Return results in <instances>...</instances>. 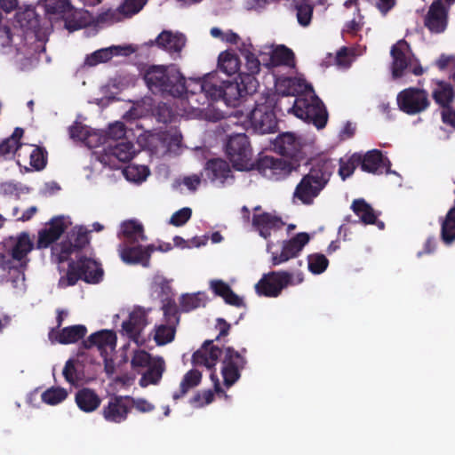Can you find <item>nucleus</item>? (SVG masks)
<instances>
[{"mask_svg":"<svg viewBox=\"0 0 455 455\" xmlns=\"http://www.w3.org/2000/svg\"><path fill=\"white\" fill-rule=\"evenodd\" d=\"M246 353L247 349L244 347L240 352L233 347H225L221 350L219 347L213 345V340L208 339L193 354L192 363L196 366H204L212 370L222 355L221 375L225 387L228 388L241 378V371L247 364Z\"/></svg>","mask_w":455,"mask_h":455,"instance_id":"obj_1","label":"nucleus"},{"mask_svg":"<svg viewBox=\"0 0 455 455\" xmlns=\"http://www.w3.org/2000/svg\"><path fill=\"white\" fill-rule=\"evenodd\" d=\"M34 246L29 234L21 232L15 237H11L9 243L0 251V269L7 273V277L14 287L25 282V272L30 261L28 254Z\"/></svg>","mask_w":455,"mask_h":455,"instance_id":"obj_2","label":"nucleus"},{"mask_svg":"<svg viewBox=\"0 0 455 455\" xmlns=\"http://www.w3.org/2000/svg\"><path fill=\"white\" fill-rule=\"evenodd\" d=\"M335 164L331 159L320 158L313 162L308 172L302 176L293 192V200L311 205L326 188L334 172Z\"/></svg>","mask_w":455,"mask_h":455,"instance_id":"obj_3","label":"nucleus"},{"mask_svg":"<svg viewBox=\"0 0 455 455\" xmlns=\"http://www.w3.org/2000/svg\"><path fill=\"white\" fill-rule=\"evenodd\" d=\"M143 79L153 94L179 98L188 92L186 78L174 65H151Z\"/></svg>","mask_w":455,"mask_h":455,"instance_id":"obj_4","label":"nucleus"},{"mask_svg":"<svg viewBox=\"0 0 455 455\" xmlns=\"http://www.w3.org/2000/svg\"><path fill=\"white\" fill-rule=\"evenodd\" d=\"M104 271L101 265L87 257H81L76 261H70L67 273L59 280V286L65 288L75 285L78 280L96 284L102 281Z\"/></svg>","mask_w":455,"mask_h":455,"instance_id":"obj_5","label":"nucleus"},{"mask_svg":"<svg viewBox=\"0 0 455 455\" xmlns=\"http://www.w3.org/2000/svg\"><path fill=\"white\" fill-rule=\"evenodd\" d=\"M275 95H262L255 103L250 114V123L253 131L259 134L273 133L277 129V119L275 113L276 107Z\"/></svg>","mask_w":455,"mask_h":455,"instance_id":"obj_6","label":"nucleus"},{"mask_svg":"<svg viewBox=\"0 0 455 455\" xmlns=\"http://www.w3.org/2000/svg\"><path fill=\"white\" fill-rule=\"evenodd\" d=\"M289 113L314 124L317 129L325 127L328 120V113L323 101L315 93L305 97H296L292 106L288 108Z\"/></svg>","mask_w":455,"mask_h":455,"instance_id":"obj_7","label":"nucleus"},{"mask_svg":"<svg viewBox=\"0 0 455 455\" xmlns=\"http://www.w3.org/2000/svg\"><path fill=\"white\" fill-rule=\"evenodd\" d=\"M303 282V275L298 274L296 279L288 271H271L264 274L255 284V291L259 296L268 298L278 297L282 291L289 285L299 284Z\"/></svg>","mask_w":455,"mask_h":455,"instance_id":"obj_8","label":"nucleus"},{"mask_svg":"<svg viewBox=\"0 0 455 455\" xmlns=\"http://www.w3.org/2000/svg\"><path fill=\"white\" fill-rule=\"evenodd\" d=\"M90 232L83 226L73 228L64 240L52 246V256L56 257L59 263L67 261L73 253L82 251L89 244Z\"/></svg>","mask_w":455,"mask_h":455,"instance_id":"obj_9","label":"nucleus"},{"mask_svg":"<svg viewBox=\"0 0 455 455\" xmlns=\"http://www.w3.org/2000/svg\"><path fill=\"white\" fill-rule=\"evenodd\" d=\"M226 153L238 171L249 170L254 166L251 163L252 152L249 138L244 133L229 137L226 144Z\"/></svg>","mask_w":455,"mask_h":455,"instance_id":"obj_10","label":"nucleus"},{"mask_svg":"<svg viewBox=\"0 0 455 455\" xmlns=\"http://www.w3.org/2000/svg\"><path fill=\"white\" fill-rule=\"evenodd\" d=\"M396 101L400 110L411 116L423 112L430 105L427 91L415 87L401 91Z\"/></svg>","mask_w":455,"mask_h":455,"instance_id":"obj_11","label":"nucleus"},{"mask_svg":"<svg viewBox=\"0 0 455 455\" xmlns=\"http://www.w3.org/2000/svg\"><path fill=\"white\" fill-rule=\"evenodd\" d=\"M254 167L262 176L271 180L284 179L293 169L290 162L270 156L259 158Z\"/></svg>","mask_w":455,"mask_h":455,"instance_id":"obj_12","label":"nucleus"},{"mask_svg":"<svg viewBox=\"0 0 455 455\" xmlns=\"http://www.w3.org/2000/svg\"><path fill=\"white\" fill-rule=\"evenodd\" d=\"M251 48L252 45L251 44L247 45L245 43H243L239 48L245 59V64L243 66L241 65L239 79H241V83L247 90H255L257 84L255 75L260 70V62L258 57L251 52Z\"/></svg>","mask_w":455,"mask_h":455,"instance_id":"obj_13","label":"nucleus"},{"mask_svg":"<svg viewBox=\"0 0 455 455\" xmlns=\"http://www.w3.org/2000/svg\"><path fill=\"white\" fill-rule=\"evenodd\" d=\"M117 251L121 259L126 264H140L144 267L150 265V257L156 251L153 244L143 247L140 243L118 244Z\"/></svg>","mask_w":455,"mask_h":455,"instance_id":"obj_14","label":"nucleus"},{"mask_svg":"<svg viewBox=\"0 0 455 455\" xmlns=\"http://www.w3.org/2000/svg\"><path fill=\"white\" fill-rule=\"evenodd\" d=\"M308 242L309 235L307 233L304 232L299 233L292 238L283 241L281 252L279 254L276 252L271 253L272 266H278L291 259L296 258Z\"/></svg>","mask_w":455,"mask_h":455,"instance_id":"obj_15","label":"nucleus"},{"mask_svg":"<svg viewBox=\"0 0 455 455\" xmlns=\"http://www.w3.org/2000/svg\"><path fill=\"white\" fill-rule=\"evenodd\" d=\"M391 71L394 79L403 76L411 62L412 52L410 44L404 39L399 40L391 47Z\"/></svg>","mask_w":455,"mask_h":455,"instance_id":"obj_16","label":"nucleus"},{"mask_svg":"<svg viewBox=\"0 0 455 455\" xmlns=\"http://www.w3.org/2000/svg\"><path fill=\"white\" fill-rule=\"evenodd\" d=\"M64 216H55L50 220L46 227L38 231L36 246L37 249H46L54 243L67 229Z\"/></svg>","mask_w":455,"mask_h":455,"instance_id":"obj_17","label":"nucleus"},{"mask_svg":"<svg viewBox=\"0 0 455 455\" xmlns=\"http://www.w3.org/2000/svg\"><path fill=\"white\" fill-rule=\"evenodd\" d=\"M425 27L435 34L444 32L448 25V9L442 0H434L424 20Z\"/></svg>","mask_w":455,"mask_h":455,"instance_id":"obj_18","label":"nucleus"},{"mask_svg":"<svg viewBox=\"0 0 455 455\" xmlns=\"http://www.w3.org/2000/svg\"><path fill=\"white\" fill-rule=\"evenodd\" d=\"M129 401V396L114 395L111 397L108 404L102 408L101 413L105 420L116 424L124 422L130 412V406L127 403Z\"/></svg>","mask_w":455,"mask_h":455,"instance_id":"obj_19","label":"nucleus"},{"mask_svg":"<svg viewBox=\"0 0 455 455\" xmlns=\"http://www.w3.org/2000/svg\"><path fill=\"white\" fill-rule=\"evenodd\" d=\"M116 345V335L113 331L101 330L91 334L83 340V347L90 349L96 347L101 356H107L108 349H114Z\"/></svg>","mask_w":455,"mask_h":455,"instance_id":"obj_20","label":"nucleus"},{"mask_svg":"<svg viewBox=\"0 0 455 455\" xmlns=\"http://www.w3.org/2000/svg\"><path fill=\"white\" fill-rule=\"evenodd\" d=\"M135 51L136 49L132 45L124 47L113 45L107 48H101L91 54H88L85 57L84 66L95 67L100 63H105L110 60L114 56L128 55L130 53H133Z\"/></svg>","mask_w":455,"mask_h":455,"instance_id":"obj_21","label":"nucleus"},{"mask_svg":"<svg viewBox=\"0 0 455 455\" xmlns=\"http://www.w3.org/2000/svg\"><path fill=\"white\" fill-rule=\"evenodd\" d=\"M275 150L281 156L296 159L301 153V143L299 138L292 132L279 134L274 140Z\"/></svg>","mask_w":455,"mask_h":455,"instance_id":"obj_22","label":"nucleus"},{"mask_svg":"<svg viewBox=\"0 0 455 455\" xmlns=\"http://www.w3.org/2000/svg\"><path fill=\"white\" fill-rule=\"evenodd\" d=\"M44 8L46 13L65 19V26L68 30L74 31L82 28L79 22L68 18V15L73 12V6L69 0H44Z\"/></svg>","mask_w":455,"mask_h":455,"instance_id":"obj_23","label":"nucleus"},{"mask_svg":"<svg viewBox=\"0 0 455 455\" xmlns=\"http://www.w3.org/2000/svg\"><path fill=\"white\" fill-rule=\"evenodd\" d=\"M147 325V312L141 307H136L130 313L128 320L123 322L122 328L131 339L138 342L142 331Z\"/></svg>","mask_w":455,"mask_h":455,"instance_id":"obj_24","label":"nucleus"},{"mask_svg":"<svg viewBox=\"0 0 455 455\" xmlns=\"http://www.w3.org/2000/svg\"><path fill=\"white\" fill-rule=\"evenodd\" d=\"M279 90L282 96L305 97L315 93L313 86L307 84L305 79L298 77H288L279 84Z\"/></svg>","mask_w":455,"mask_h":455,"instance_id":"obj_25","label":"nucleus"},{"mask_svg":"<svg viewBox=\"0 0 455 455\" xmlns=\"http://www.w3.org/2000/svg\"><path fill=\"white\" fill-rule=\"evenodd\" d=\"M204 172L206 177L212 182H218L221 185H223L228 178H233L229 164L221 158L208 160L204 166Z\"/></svg>","mask_w":455,"mask_h":455,"instance_id":"obj_26","label":"nucleus"},{"mask_svg":"<svg viewBox=\"0 0 455 455\" xmlns=\"http://www.w3.org/2000/svg\"><path fill=\"white\" fill-rule=\"evenodd\" d=\"M118 237L122 240L119 244L139 243L147 240L143 225L134 220H124L121 223Z\"/></svg>","mask_w":455,"mask_h":455,"instance_id":"obj_27","label":"nucleus"},{"mask_svg":"<svg viewBox=\"0 0 455 455\" xmlns=\"http://www.w3.org/2000/svg\"><path fill=\"white\" fill-rule=\"evenodd\" d=\"M387 158L379 149L368 151L364 156L359 154V165L362 171L372 174H382L386 168Z\"/></svg>","mask_w":455,"mask_h":455,"instance_id":"obj_28","label":"nucleus"},{"mask_svg":"<svg viewBox=\"0 0 455 455\" xmlns=\"http://www.w3.org/2000/svg\"><path fill=\"white\" fill-rule=\"evenodd\" d=\"M156 45L169 53H180L185 46L186 38L181 34L164 30L155 40Z\"/></svg>","mask_w":455,"mask_h":455,"instance_id":"obj_29","label":"nucleus"},{"mask_svg":"<svg viewBox=\"0 0 455 455\" xmlns=\"http://www.w3.org/2000/svg\"><path fill=\"white\" fill-rule=\"evenodd\" d=\"M211 379L214 384V390L207 389L196 393L190 399V403L195 407H204L212 403L214 400V393L220 396L223 395L225 399L229 398V395L221 388L215 371L211 373Z\"/></svg>","mask_w":455,"mask_h":455,"instance_id":"obj_30","label":"nucleus"},{"mask_svg":"<svg viewBox=\"0 0 455 455\" xmlns=\"http://www.w3.org/2000/svg\"><path fill=\"white\" fill-rule=\"evenodd\" d=\"M351 209L364 225L377 224L379 228H384V223L378 222V216L373 208L363 198L355 199L352 202Z\"/></svg>","mask_w":455,"mask_h":455,"instance_id":"obj_31","label":"nucleus"},{"mask_svg":"<svg viewBox=\"0 0 455 455\" xmlns=\"http://www.w3.org/2000/svg\"><path fill=\"white\" fill-rule=\"evenodd\" d=\"M282 224L280 218L268 212L254 214L252 217L253 227L259 231L260 236L265 239L270 236L271 229L279 228Z\"/></svg>","mask_w":455,"mask_h":455,"instance_id":"obj_32","label":"nucleus"},{"mask_svg":"<svg viewBox=\"0 0 455 455\" xmlns=\"http://www.w3.org/2000/svg\"><path fill=\"white\" fill-rule=\"evenodd\" d=\"M75 401L78 408L84 412L97 410L101 403L99 395L92 389L84 387L76 394Z\"/></svg>","mask_w":455,"mask_h":455,"instance_id":"obj_33","label":"nucleus"},{"mask_svg":"<svg viewBox=\"0 0 455 455\" xmlns=\"http://www.w3.org/2000/svg\"><path fill=\"white\" fill-rule=\"evenodd\" d=\"M218 68L228 76L237 75L239 78L241 61L235 52L225 51L219 55Z\"/></svg>","mask_w":455,"mask_h":455,"instance_id":"obj_34","label":"nucleus"},{"mask_svg":"<svg viewBox=\"0 0 455 455\" xmlns=\"http://www.w3.org/2000/svg\"><path fill=\"white\" fill-rule=\"evenodd\" d=\"M224 91L225 96H223V100L226 104L235 105L240 98L251 93L253 90L245 89L244 85L241 83V79L236 77L235 82L224 81Z\"/></svg>","mask_w":455,"mask_h":455,"instance_id":"obj_35","label":"nucleus"},{"mask_svg":"<svg viewBox=\"0 0 455 455\" xmlns=\"http://www.w3.org/2000/svg\"><path fill=\"white\" fill-rule=\"evenodd\" d=\"M86 333L87 328L84 325H72L59 331L54 339L60 344H71L84 339Z\"/></svg>","mask_w":455,"mask_h":455,"instance_id":"obj_36","label":"nucleus"},{"mask_svg":"<svg viewBox=\"0 0 455 455\" xmlns=\"http://www.w3.org/2000/svg\"><path fill=\"white\" fill-rule=\"evenodd\" d=\"M200 89L204 92L205 96L212 100H223L225 96L224 81L220 84H218L217 76L213 74H209L205 79L200 84Z\"/></svg>","mask_w":455,"mask_h":455,"instance_id":"obj_37","label":"nucleus"},{"mask_svg":"<svg viewBox=\"0 0 455 455\" xmlns=\"http://www.w3.org/2000/svg\"><path fill=\"white\" fill-rule=\"evenodd\" d=\"M432 97L441 108H447L455 100V90L450 83L440 81L437 88L433 91Z\"/></svg>","mask_w":455,"mask_h":455,"instance_id":"obj_38","label":"nucleus"},{"mask_svg":"<svg viewBox=\"0 0 455 455\" xmlns=\"http://www.w3.org/2000/svg\"><path fill=\"white\" fill-rule=\"evenodd\" d=\"M165 369L164 361L163 358L158 357L154 360L148 366L146 372L143 373L140 379V385L147 386L148 384L156 385L162 379L163 373Z\"/></svg>","mask_w":455,"mask_h":455,"instance_id":"obj_39","label":"nucleus"},{"mask_svg":"<svg viewBox=\"0 0 455 455\" xmlns=\"http://www.w3.org/2000/svg\"><path fill=\"white\" fill-rule=\"evenodd\" d=\"M110 156H115L120 162H128L136 154L134 144L131 141L122 140L115 145H109L107 148Z\"/></svg>","mask_w":455,"mask_h":455,"instance_id":"obj_40","label":"nucleus"},{"mask_svg":"<svg viewBox=\"0 0 455 455\" xmlns=\"http://www.w3.org/2000/svg\"><path fill=\"white\" fill-rule=\"evenodd\" d=\"M202 379V373L198 370H190L183 377L179 391L173 393L172 398L178 400L183 397L190 389L197 387Z\"/></svg>","mask_w":455,"mask_h":455,"instance_id":"obj_41","label":"nucleus"},{"mask_svg":"<svg viewBox=\"0 0 455 455\" xmlns=\"http://www.w3.org/2000/svg\"><path fill=\"white\" fill-rule=\"evenodd\" d=\"M23 134L24 130L22 128H15L12 134L0 143V156H4L11 153H14L18 148H20L21 147L20 139Z\"/></svg>","mask_w":455,"mask_h":455,"instance_id":"obj_42","label":"nucleus"},{"mask_svg":"<svg viewBox=\"0 0 455 455\" xmlns=\"http://www.w3.org/2000/svg\"><path fill=\"white\" fill-rule=\"evenodd\" d=\"M297 20L302 27H307L312 20L314 4L310 0H297L295 2Z\"/></svg>","mask_w":455,"mask_h":455,"instance_id":"obj_43","label":"nucleus"},{"mask_svg":"<svg viewBox=\"0 0 455 455\" xmlns=\"http://www.w3.org/2000/svg\"><path fill=\"white\" fill-rule=\"evenodd\" d=\"M180 305L183 312H189L205 307L206 296L203 292L184 294L180 299Z\"/></svg>","mask_w":455,"mask_h":455,"instance_id":"obj_44","label":"nucleus"},{"mask_svg":"<svg viewBox=\"0 0 455 455\" xmlns=\"http://www.w3.org/2000/svg\"><path fill=\"white\" fill-rule=\"evenodd\" d=\"M294 58V53L291 49L284 45H280L273 51L270 60L274 66H293Z\"/></svg>","mask_w":455,"mask_h":455,"instance_id":"obj_45","label":"nucleus"},{"mask_svg":"<svg viewBox=\"0 0 455 455\" xmlns=\"http://www.w3.org/2000/svg\"><path fill=\"white\" fill-rule=\"evenodd\" d=\"M154 339L158 346H164L174 339L176 326L172 324H160L156 327Z\"/></svg>","mask_w":455,"mask_h":455,"instance_id":"obj_46","label":"nucleus"},{"mask_svg":"<svg viewBox=\"0 0 455 455\" xmlns=\"http://www.w3.org/2000/svg\"><path fill=\"white\" fill-rule=\"evenodd\" d=\"M162 310L165 323L177 326L180 323L179 308L175 300L172 298H166L163 300Z\"/></svg>","mask_w":455,"mask_h":455,"instance_id":"obj_47","label":"nucleus"},{"mask_svg":"<svg viewBox=\"0 0 455 455\" xmlns=\"http://www.w3.org/2000/svg\"><path fill=\"white\" fill-rule=\"evenodd\" d=\"M339 164V168L338 173L341 180H345L354 173L357 166H360L359 154L355 153L347 159L340 158Z\"/></svg>","mask_w":455,"mask_h":455,"instance_id":"obj_48","label":"nucleus"},{"mask_svg":"<svg viewBox=\"0 0 455 455\" xmlns=\"http://www.w3.org/2000/svg\"><path fill=\"white\" fill-rule=\"evenodd\" d=\"M124 175L128 180L134 182H141L146 180L149 174V170L144 165L131 164L126 166L124 171Z\"/></svg>","mask_w":455,"mask_h":455,"instance_id":"obj_49","label":"nucleus"},{"mask_svg":"<svg viewBox=\"0 0 455 455\" xmlns=\"http://www.w3.org/2000/svg\"><path fill=\"white\" fill-rule=\"evenodd\" d=\"M308 270L314 275L323 273L329 265L328 259L322 253L310 254L307 257Z\"/></svg>","mask_w":455,"mask_h":455,"instance_id":"obj_50","label":"nucleus"},{"mask_svg":"<svg viewBox=\"0 0 455 455\" xmlns=\"http://www.w3.org/2000/svg\"><path fill=\"white\" fill-rule=\"evenodd\" d=\"M68 392L63 387H51L42 394V401L50 405H55L64 401Z\"/></svg>","mask_w":455,"mask_h":455,"instance_id":"obj_51","label":"nucleus"},{"mask_svg":"<svg viewBox=\"0 0 455 455\" xmlns=\"http://www.w3.org/2000/svg\"><path fill=\"white\" fill-rule=\"evenodd\" d=\"M148 0H124L119 5V11L123 12V15L131 18L140 12L146 5Z\"/></svg>","mask_w":455,"mask_h":455,"instance_id":"obj_52","label":"nucleus"},{"mask_svg":"<svg viewBox=\"0 0 455 455\" xmlns=\"http://www.w3.org/2000/svg\"><path fill=\"white\" fill-rule=\"evenodd\" d=\"M47 164V152L40 147H36L30 154V165L36 171L43 170Z\"/></svg>","mask_w":455,"mask_h":455,"instance_id":"obj_53","label":"nucleus"},{"mask_svg":"<svg viewBox=\"0 0 455 455\" xmlns=\"http://www.w3.org/2000/svg\"><path fill=\"white\" fill-rule=\"evenodd\" d=\"M152 362L149 353L145 350H137L132 355L131 365L133 370L139 371V369L148 367Z\"/></svg>","mask_w":455,"mask_h":455,"instance_id":"obj_54","label":"nucleus"},{"mask_svg":"<svg viewBox=\"0 0 455 455\" xmlns=\"http://www.w3.org/2000/svg\"><path fill=\"white\" fill-rule=\"evenodd\" d=\"M155 116L159 123L169 124L174 118V112L166 103H159L155 110Z\"/></svg>","mask_w":455,"mask_h":455,"instance_id":"obj_55","label":"nucleus"},{"mask_svg":"<svg viewBox=\"0 0 455 455\" xmlns=\"http://www.w3.org/2000/svg\"><path fill=\"white\" fill-rule=\"evenodd\" d=\"M192 216V210L189 207H184L175 212L170 220V224L175 227H181L186 224Z\"/></svg>","mask_w":455,"mask_h":455,"instance_id":"obj_56","label":"nucleus"},{"mask_svg":"<svg viewBox=\"0 0 455 455\" xmlns=\"http://www.w3.org/2000/svg\"><path fill=\"white\" fill-rule=\"evenodd\" d=\"M441 238L445 244L455 241V223L444 219L441 226Z\"/></svg>","mask_w":455,"mask_h":455,"instance_id":"obj_57","label":"nucleus"},{"mask_svg":"<svg viewBox=\"0 0 455 455\" xmlns=\"http://www.w3.org/2000/svg\"><path fill=\"white\" fill-rule=\"evenodd\" d=\"M124 15H123V12L119 11V6L113 10L108 9V11L99 14L98 21L101 23H116L123 20L124 19Z\"/></svg>","mask_w":455,"mask_h":455,"instance_id":"obj_58","label":"nucleus"},{"mask_svg":"<svg viewBox=\"0 0 455 455\" xmlns=\"http://www.w3.org/2000/svg\"><path fill=\"white\" fill-rule=\"evenodd\" d=\"M68 132L71 139L81 141L85 140L90 135L88 128L78 122H76L73 125H71L68 129Z\"/></svg>","mask_w":455,"mask_h":455,"instance_id":"obj_59","label":"nucleus"},{"mask_svg":"<svg viewBox=\"0 0 455 455\" xmlns=\"http://www.w3.org/2000/svg\"><path fill=\"white\" fill-rule=\"evenodd\" d=\"M125 125L122 122H116L108 126L107 136L111 140H117L123 139L125 136Z\"/></svg>","mask_w":455,"mask_h":455,"instance_id":"obj_60","label":"nucleus"},{"mask_svg":"<svg viewBox=\"0 0 455 455\" xmlns=\"http://www.w3.org/2000/svg\"><path fill=\"white\" fill-rule=\"evenodd\" d=\"M210 288L215 295L221 297L222 299H224L231 290V287L227 283L219 279L212 280L210 282Z\"/></svg>","mask_w":455,"mask_h":455,"instance_id":"obj_61","label":"nucleus"},{"mask_svg":"<svg viewBox=\"0 0 455 455\" xmlns=\"http://www.w3.org/2000/svg\"><path fill=\"white\" fill-rule=\"evenodd\" d=\"M76 368L75 366V363L72 359H69L66 362L62 374L67 382L74 385L77 381L76 377Z\"/></svg>","mask_w":455,"mask_h":455,"instance_id":"obj_62","label":"nucleus"},{"mask_svg":"<svg viewBox=\"0 0 455 455\" xmlns=\"http://www.w3.org/2000/svg\"><path fill=\"white\" fill-rule=\"evenodd\" d=\"M350 52L347 47L340 48L336 54V63L339 66L348 67L350 65Z\"/></svg>","mask_w":455,"mask_h":455,"instance_id":"obj_63","label":"nucleus"},{"mask_svg":"<svg viewBox=\"0 0 455 455\" xmlns=\"http://www.w3.org/2000/svg\"><path fill=\"white\" fill-rule=\"evenodd\" d=\"M442 108L443 123L455 129V109L451 106Z\"/></svg>","mask_w":455,"mask_h":455,"instance_id":"obj_64","label":"nucleus"}]
</instances>
